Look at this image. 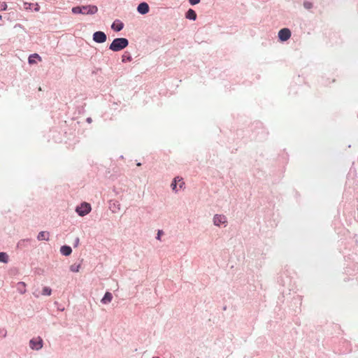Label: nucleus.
<instances>
[{"label": "nucleus", "instance_id": "8", "mask_svg": "<svg viewBox=\"0 0 358 358\" xmlns=\"http://www.w3.org/2000/svg\"><path fill=\"white\" fill-rule=\"evenodd\" d=\"M137 11L142 15L147 14L149 12V6L145 2H142L138 4Z\"/></svg>", "mask_w": 358, "mask_h": 358}, {"label": "nucleus", "instance_id": "17", "mask_svg": "<svg viewBox=\"0 0 358 358\" xmlns=\"http://www.w3.org/2000/svg\"><path fill=\"white\" fill-rule=\"evenodd\" d=\"M60 252L62 255L68 256L71 253L72 250L71 248H61Z\"/></svg>", "mask_w": 358, "mask_h": 358}, {"label": "nucleus", "instance_id": "28", "mask_svg": "<svg viewBox=\"0 0 358 358\" xmlns=\"http://www.w3.org/2000/svg\"><path fill=\"white\" fill-rule=\"evenodd\" d=\"M180 182L179 185H178L179 188L182 189L183 187V186L185 185V182H182V180L180 182Z\"/></svg>", "mask_w": 358, "mask_h": 358}, {"label": "nucleus", "instance_id": "29", "mask_svg": "<svg viewBox=\"0 0 358 358\" xmlns=\"http://www.w3.org/2000/svg\"><path fill=\"white\" fill-rule=\"evenodd\" d=\"M87 122H92V119L90 117H88L87 119Z\"/></svg>", "mask_w": 358, "mask_h": 358}, {"label": "nucleus", "instance_id": "5", "mask_svg": "<svg viewBox=\"0 0 358 358\" xmlns=\"http://www.w3.org/2000/svg\"><path fill=\"white\" fill-rule=\"evenodd\" d=\"M291 35V31L287 28H283L278 31V38L281 41H287Z\"/></svg>", "mask_w": 358, "mask_h": 358}, {"label": "nucleus", "instance_id": "23", "mask_svg": "<svg viewBox=\"0 0 358 358\" xmlns=\"http://www.w3.org/2000/svg\"><path fill=\"white\" fill-rule=\"evenodd\" d=\"M7 9V4L5 2H0V10H6Z\"/></svg>", "mask_w": 358, "mask_h": 358}, {"label": "nucleus", "instance_id": "18", "mask_svg": "<svg viewBox=\"0 0 358 358\" xmlns=\"http://www.w3.org/2000/svg\"><path fill=\"white\" fill-rule=\"evenodd\" d=\"M8 256L6 252H0V262L6 263L8 262Z\"/></svg>", "mask_w": 358, "mask_h": 358}, {"label": "nucleus", "instance_id": "11", "mask_svg": "<svg viewBox=\"0 0 358 358\" xmlns=\"http://www.w3.org/2000/svg\"><path fill=\"white\" fill-rule=\"evenodd\" d=\"M181 180H182V178L178 177V176L176 177L173 179V180L171 185V187L172 190L174 191L175 192H178V189H177L178 182H180Z\"/></svg>", "mask_w": 358, "mask_h": 358}, {"label": "nucleus", "instance_id": "15", "mask_svg": "<svg viewBox=\"0 0 358 358\" xmlns=\"http://www.w3.org/2000/svg\"><path fill=\"white\" fill-rule=\"evenodd\" d=\"M38 240H48L49 233L47 231H41L37 236Z\"/></svg>", "mask_w": 358, "mask_h": 358}, {"label": "nucleus", "instance_id": "1", "mask_svg": "<svg viewBox=\"0 0 358 358\" xmlns=\"http://www.w3.org/2000/svg\"><path fill=\"white\" fill-rule=\"evenodd\" d=\"M129 45V41L125 38H116L110 45L109 49L113 52H119L127 48Z\"/></svg>", "mask_w": 358, "mask_h": 358}, {"label": "nucleus", "instance_id": "20", "mask_svg": "<svg viewBox=\"0 0 358 358\" xmlns=\"http://www.w3.org/2000/svg\"><path fill=\"white\" fill-rule=\"evenodd\" d=\"M71 10L74 14H82V6L73 7Z\"/></svg>", "mask_w": 358, "mask_h": 358}, {"label": "nucleus", "instance_id": "24", "mask_svg": "<svg viewBox=\"0 0 358 358\" xmlns=\"http://www.w3.org/2000/svg\"><path fill=\"white\" fill-rule=\"evenodd\" d=\"M164 234V231L162 230H160L159 229L158 231H157V237L156 238L157 240H161V236Z\"/></svg>", "mask_w": 358, "mask_h": 358}, {"label": "nucleus", "instance_id": "32", "mask_svg": "<svg viewBox=\"0 0 358 358\" xmlns=\"http://www.w3.org/2000/svg\"><path fill=\"white\" fill-rule=\"evenodd\" d=\"M153 358H159V357H153Z\"/></svg>", "mask_w": 358, "mask_h": 358}, {"label": "nucleus", "instance_id": "16", "mask_svg": "<svg viewBox=\"0 0 358 358\" xmlns=\"http://www.w3.org/2000/svg\"><path fill=\"white\" fill-rule=\"evenodd\" d=\"M131 60L132 57L131 55L127 52H125L124 54L122 56V62H131Z\"/></svg>", "mask_w": 358, "mask_h": 358}, {"label": "nucleus", "instance_id": "12", "mask_svg": "<svg viewBox=\"0 0 358 358\" xmlns=\"http://www.w3.org/2000/svg\"><path fill=\"white\" fill-rule=\"evenodd\" d=\"M36 59H38V60L41 59V57L38 54H36V53L31 55L29 57V58H28L29 64H36Z\"/></svg>", "mask_w": 358, "mask_h": 358}, {"label": "nucleus", "instance_id": "13", "mask_svg": "<svg viewBox=\"0 0 358 358\" xmlns=\"http://www.w3.org/2000/svg\"><path fill=\"white\" fill-rule=\"evenodd\" d=\"M113 295L110 292H107L103 299H101V302L104 304L108 303L112 301Z\"/></svg>", "mask_w": 358, "mask_h": 358}, {"label": "nucleus", "instance_id": "9", "mask_svg": "<svg viewBox=\"0 0 358 358\" xmlns=\"http://www.w3.org/2000/svg\"><path fill=\"white\" fill-rule=\"evenodd\" d=\"M124 27V24L120 20H115L111 25V29L115 31H120Z\"/></svg>", "mask_w": 358, "mask_h": 358}, {"label": "nucleus", "instance_id": "21", "mask_svg": "<svg viewBox=\"0 0 358 358\" xmlns=\"http://www.w3.org/2000/svg\"><path fill=\"white\" fill-rule=\"evenodd\" d=\"M303 6L306 9L310 10L313 8V4L310 1H305L303 3Z\"/></svg>", "mask_w": 358, "mask_h": 358}, {"label": "nucleus", "instance_id": "26", "mask_svg": "<svg viewBox=\"0 0 358 358\" xmlns=\"http://www.w3.org/2000/svg\"><path fill=\"white\" fill-rule=\"evenodd\" d=\"M191 5H196L200 2V0H189Z\"/></svg>", "mask_w": 358, "mask_h": 358}, {"label": "nucleus", "instance_id": "10", "mask_svg": "<svg viewBox=\"0 0 358 358\" xmlns=\"http://www.w3.org/2000/svg\"><path fill=\"white\" fill-rule=\"evenodd\" d=\"M185 17L189 20H195L196 19V13L194 10L190 8L187 11Z\"/></svg>", "mask_w": 358, "mask_h": 358}, {"label": "nucleus", "instance_id": "2", "mask_svg": "<svg viewBox=\"0 0 358 358\" xmlns=\"http://www.w3.org/2000/svg\"><path fill=\"white\" fill-rule=\"evenodd\" d=\"M91 211V206L86 203L83 202L80 206H77L76 208V212L80 216H85L87 215Z\"/></svg>", "mask_w": 358, "mask_h": 358}, {"label": "nucleus", "instance_id": "7", "mask_svg": "<svg viewBox=\"0 0 358 358\" xmlns=\"http://www.w3.org/2000/svg\"><path fill=\"white\" fill-rule=\"evenodd\" d=\"M29 345L31 349L39 350L43 347V340L40 337L33 338L30 341Z\"/></svg>", "mask_w": 358, "mask_h": 358}, {"label": "nucleus", "instance_id": "19", "mask_svg": "<svg viewBox=\"0 0 358 358\" xmlns=\"http://www.w3.org/2000/svg\"><path fill=\"white\" fill-rule=\"evenodd\" d=\"M51 293H52V290L50 287H43V291H42L43 295L50 296L51 294Z\"/></svg>", "mask_w": 358, "mask_h": 358}, {"label": "nucleus", "instance_id": "3", "mask_svg": "<svg viewBox=\"0 0 358 358\" xmlns=\"http://www.w3.org/2000/svg\"><path fill=\"white\" fill-rule=\"evenodd\" d=\"M213 222L214 225L217 227H220L222 225L226 227L227 224V218L224 215L216 214L213 218Z\"/></svg>", "mask_w": 358, "mask_h": 358}, {"label": "nucleus", "instance_id": "14", "mask_svg": "<svg viewBox=\"0 0 358 358\" xmlns=\"http://www.w3.org/2000/svg\"><path fill=\"white\" fill-rule=\"evenodd\" d=\"M17 289L20 294L26 292V284L24 282H19L17 285Z\"/></svg>", "mask_w": 358, "mask_h": 358}, {"label": "nucleus", "instance_id": "22", "mask_svg": "<svg viewBox=\"0 0 358 358\" xmlns=\"http://www.w3.org/2000/svg\"><path fill=\"white\" fill-rule=\"evenodd\" d=\"M80 268V265H72L71 266V271L73 272H78Z\"/></svg>", "mask_w": 358, "mask_h": 358}, {"label": "nucleus", "instance_id": "30", "mask_svg": "<svg viewBox=\"0 0 358 358\" xmlns=\"http://www.w3.org/2000/svg\"><path fill=\"white\" fill-rule=\"evenodd\" d=\"M78 242H79V239L77 238L76 239V245H78Z\"/></svg>", "mask_w": 358, "mask_h": 358}, {"label": "nucleus", "instance_id": "4", "mask_svg": "<svg viewBox=\"0 0 358 358\" xmlns=\"http://www.w3.org/2000/svg\"><path fill=\"white\" fill-rule=\"evenodd\" d=\"M93 41L98 43H103L106 41L107 36L101 31H95L92 36Z\"/></svg>", "mask_w": 358, "mask_h": 358}, {"label": "nucleus", "instance_id": "25", "mask_svg": "<svg viewBox=\"0 0 358 358\" xmlns=\"http://www.w3.org/2000/svg\"><path fill=\"white\" fill-rule=\"evenodd\" d=\"M33 5H34V3H24V8L25 9H31V6H33Z\"/></svg>", "mask_w": 358, "mask_h": 358}, {"label": "nucleus", "instance_id": "31", "mask_svg": "<svg viewBox=\"0 0 358 358\" xmlns=\"http://www.w3.org/2000/svg\"><path fill=\"white\" fill-rule=\"evenodd\" d=\"M1 19H2V16H1V15H0V20H1Z\"/></svg>", "mask_w": 358, "mask_h": 358}, {"label": "nucleus", "instance_id": "27", "mask_svg": "<svg viewBox=\"0 0 358 358\" xmlns=\"http://www.w3.org/2000/svg\"><path fill=\"white\" fill-rule=\"evenodd\" d=\"M33 7H34V10L36 12L39 11V9H40V6H38V3H35L33 5Z\"/></svg>", "mask_w": 358, "mask_h": 358}, {"label": "nucleus", "instance_id": "6", "mask_svg": "<svg viewBox=\"0 0 358 358\" xmlns=\"http://www.w3.org/2000/svg\"><path fill=\"white\" fill-rule=\"evenodd\" d=\"M98 8L96 6L88 5L82 6V14L93 15L97 13Z\"/></svg>", "mask_w": 358, "mask_h": 358}]
</instances>
